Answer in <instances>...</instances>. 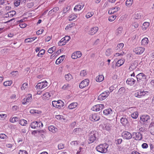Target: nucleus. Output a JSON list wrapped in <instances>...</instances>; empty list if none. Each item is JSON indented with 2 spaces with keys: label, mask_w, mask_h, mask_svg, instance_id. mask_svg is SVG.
Wrapping results in <instances>:
<instances>
[{
  "label": "nucleus",
  "mask_w": 154,
  "mask_h": 154,
  "mask_svg": "<svg viewBox=\"0 0 154 154\" xmlns=\"http://www.w3.org/2000/svg\"><path fill=\"white\" fill-rule=\"evenodd\" d=\"M94 14V13L93 12H88L85 15V17L87 18H89Z\"/></svg>",
  "instance_id": "de8ad7c7"
},
{
  "label": "nucleus",
  "mask_w": 154,
  "mask_h": 154,
  "mask_svg": "<svg viewBox=\"0 0 154 154\" xmlns=\"http://www.w3.org/2000/svg\"><path fill=\"white\" fill-rule=\"evenodd\" d=\"M111 53V49H109L106 50L105 53V54L107 56H109Z\"/></svg>",
  "instance_id": "680f3d73"
},
{
  "label": "nucleus",
  "mask_w": 154,
  "mask_h": 154,
  "mask_svg": "<svg viewBox=\"0 0 154 154\" xmlns=\"http://www.w3.org/2000/svg\"><path fill=\"white\" fill-rule=\"evenodd\" d=\"M64 39L66 43L70 39V37L69 36H67L63 38Z\"/></svg>",
  "instance_id": "774afa93"
},
{
  "label": "nucleus",
  "mask_w": 154,
  "mask_h": 154,
  "mask_svg": "<svg viewBox=\"0 0 154 154\" xmlns=\"http://www.w3.org/2000/svg\"><path fill=\"white\" fill-rule=\"evenodd\" d=\"M103 113L106 116L110 115L112 113V111L110 108L104 110Z\"/></svg>",
  "instance_id": "5701e85b"
},
{
  "label": "nucleus",
  "mask_w": 154,
  "mask_h": 154,
  "mask_svg": "<svg viewBox=\"0 0 154 154\" xmlns=\"http://www.w3.org/2000/svg\"><path fill=\"white\" fill-rule=\"evenodd\" d=\"M87 74V72L85 70H82L81 71L80 73V75L82 77L85 76Z\"/></svg>",
  "instance_id": "5fc2aeb1"
},
{
  "label": "nucleus",
  "mask_w": 154,
  "mask_h": 154,
  "mask_svg": "<svg viewBox=\"0 0 154 154\" xmlns=\"http://www.w3.org/2000/svg\"><path fill=\"white\" fill-rule=\"evenodd\" d=\"M135 82V80L133 78H130L127 79L126 82L127 84L130 85H132L134 84Z\"/></svg>",
  "instance_id": "412c9836"
},
{
  "label": "nucleus",
  "mask_w": 154,
  "mask_h": 154,
  "mask_svg": "<svg viewBox=\"0 0 154 154\" xmlns=\"http://www.w3.org/2000/svg\"><path fill=\"white\" fill-rule=\"evenodd\" d=\"M145 48L142 47H138L135 48L134 51L137 54H142L144 51Z\"/></svg>",
  "instance_id": "2eb2a0df"
},
{
  "label": "nucleus",
  "mask_w": 154,
  "mask_h": 154,
  "mask_svg": "<svg viewBox=\"0 0 154 154\" xmlns=\"http://www.w3.org/2000/svg\"><path fill=\"white\" fill-rule=\"evenodd\" d=\"M121 123L124 125H125L128 123L127 119L125 118L122 117L120 119Z\"/></svg>",
  "instance_id": "2f4dec72"
},
{
  "label": "nucleus",
  "mask_w": 154,
  "mask_h": 154,
  "mask_svg": "<svg viewBox=\"0 0 154 154\" xmlns=\"http://www.w3.org/2000/svg\"><path fill=\"white\" fill-rule=\"evenodd\" d=\"M138 26V24L137 22H134L131 26V27L133 30H134L135 29L137 28Z\"/></svg>",
  "instance_id": "f704fd0d"
},
{
  "label": "nucleus",
  "mask_w": 154,
  "mask_h": 154,
  "mask_svg": "<svg viewBox=\"0 0 154 154\" xmlns=\"http://www.w3.org/2000/svg\"><path fill=\"white\" fill-rule=\"evenodd\" d=\"M125 54V53L123 52H122L121 53H116L115 55L114 56L115 57H118L119 56H122L123 55V54Z\"/></svg>",
  "instance_id": "338daca9"
},
{
  "label": "nucleus",
  "mask_w": 154,
  "mask_h": 154,
  "mask_svg": "<svg viewBox=\"0 0 154 154\" xmlns=\"http://www.w3.org/2000/svg\"><path fill=\"white\" fill-rule=\"evenodd\" d=\"M124 61L122 59L119 60L116 63V66L118 67H119L122 65L124 63Z\"/></svg>",
  "instance_id": "e433bc0d"
},
{
  "label": "nucleus",
  "mask_w": 154,
  "mask_h": 154,
  "mask_svg": "<svg viewBox=\"0 0 154 154\" xmlns=\"http://www.w3.org/2000/svg\"><path fill=\"white\" fill-rule=\"evenodd\" d=\"M59 8L57 7H55L49 11L48 15L49 16H51L55 14L57 11L59 10Z\"/></svg>",
  "instance_id": "6ab92c4d"
},
{
  "label": "nucleus",
  "mask_w": 154,
  "mask_h": 154,
  "mask_svg": "<svg viewBox=\"0 0 154 154\" xmlns=\"http://www.w3.org/2000/svg\"><path fill=\"white\" fill-rule=\"evenodd\" d=\"M97 135V132L96 131H91L88 135V143H91L96 140Z\"/></svg>",
  "instance_id": "f03ea898"
},
{
  "label": "nucleus",
  "mask_w": 154,
  "mask_h": 154,
  "mask_svg": "<svg viewBox=\"0 0 154 154\" xmlns=\"http://www.w3.org/2000/svg\"><path fill=\"white\" fill-rule=\"evenodd\" d=\"M11 74L13 76H15L18 74V72L17 71H13L11 72Z\"/></svg>",
  "instance_id": "052dcab7"
},
{
  "label": "nucleus",
  "mask_w": 154,
  "mask_h": 154,
  "mask_svg": "<svg viewBox=\"0 0 154 154\" xmlns=\"http://www.w3.org/2000/svg\"><path fill=\"white\" fill-rule=\"evenodd\" d=\"M149 23L147 22H145L142 26V29L143 30H145L148 29L149 26Z\"/></svg>",
  "instance_id": "7c9ffc66"
},
{
  "label": "nucleus",
  "mask_w": 154,
  "mask_h": 154,
  "mask_svg": "<svg viewBox=\"0 0 154 154\" xmlns=\"http://www.w3.org/2000/svg\"><path fill=\"white\" fill-rule=\"evenodd\" d=\"M109 145L107 143L101 144L97 146L96 149L97 150L102 153H106L108 151Z\"/></svg>",
  "instance_id": "f257e3e1"
},
{
  "label": "nucleus",
  "mask_w": 154,
  "mask_h": 154,
  "mask_svg": "<svg viewBox=\"0 0 154 154\" xmlns=\"http://www.w3.org/2000/svg\"><path fill=\"white\" fill-rule=\"evenodd\" d=\"M48 83L46 81L41 82L37 84L35 86L36 88L38 89H42L46 87Z\"/></svg>",
  "instance_id": "6e6552de"
},
{
  "label": "nucleus",
  "mask_w": 154,
  "mask_h": 154,
  "mask_svg": "<svg viewBox=\"0 0 154 154\" xmlns=\"http://www.w3.org/2000/svg\"><path fill=\"white\" fill-rule=\"evenodd\" d=\"M137 63H134L131 64L129 68V70L131 71L135 69L137 66Z\"/></svg>",
  "instance_id": "c85d7f7f"
},
{
  "label": "nucleus",
  "mask_w": 154,
  "mask_h": 154,
  "mask_svg": "<svg viewBox=\"0 0 154 154\" xmlns=\"http://www.w3.org/2000/svg\"><path fill=\"white\" fill-rule=\"evenodd\" d=\"M28 152L24 150H20L19 152V154H28Z\"/></svg>",
  "instance_id": "0e129e2a"
},
{
  "label": "nucleus",
  "mask_w": 154,
  "mask_h": 154,
  "mask_svg": "<svg viewBox=\"0 0 154 154\" xmlns=\"http://www.w3.org/2000/svg\"><path fill=\"white\" fill-rule=\"evenodd\" d=\"M83 7V6L80 5H76L74 8V10L75 11H79L82 9Z\"/></svg>",
  "instance_id": "c9c22d12"
},
{
  "label": "nucleus",
  "mask_w": 154,
  "mask_h": 154,
  "mask_svg": "<svg viewBox=\"0 0 154 154\" xmlns=\"http://www.w3.org/2000/svg\"><path fill=\"white\" fill-rule=\"evenodd\" d=\"M73 25V24H71L68 25L65 28V30H69L71 29V28L72 27Z\"/></svg>",
  "instance_id": "e2e57ef3"
},
{
  "label": "nucleus",
  "mask_w": 154,
  "mask_h": 154,
  "mask_svg": "<svg viewBox=\"0 0 154 154\" xmlns=\"http://www.w3.org/2000/svg\"><path fill=\"white\" fill-rule=\"evenodd\" d=\"M37 122H33L31 124L30 126L32 128L35 129L36 127H37Z\"/></svg>",
  "instance_id": "ea45409f"
},
{
  "label": "nucleus",
  "mask_w": 154,
  "mask_h": 154,
  "mask_svg": "<svg viewBox=\"0 0 154 154\" xmlns=\"http://www.w3.org/2000/svg\"><path fill=\"white\" fill-rule=\"evenodd\" d=\"M19 123L22 126H25L27 123V122L24 119H22L20 121Z\"/></svg>",
  "instance_id": "c03bdc74"
},
{
  "label": "nucleus",
  "mask_w": 154,
  "mask_h": 154,
  "mask_svg": "<svg viewBox=\"0 0 154 154\" xmlns=\"http://www.w3.org/2000/svg\"><path fill=\"white\" fill-rule=\"evenodd\" d=\"M90 120L95 122L99 121L100 119V117L99 115L97 113H94L91 115L89 117Z\"/></svg>",
  "instance_id": "1a4fd4ad"
},
{
  "label": "nucleus",
  "mask_w": 154,
  "mask_h": 154,
  "mask_svg": "<svg viewBox=\"0 0 154 154\" xmlns=\"http://www.w3.org/2000/svg\"><path fill=\"white\" fill-rule=\"evenodd\" d=\"M109 94V91H106L100 94L98 96V99L100 100H103L105 99Z\"/></svg>",
  "instance_id": "0eeeda50"
},
{
  "label": "nucleus",
  "mask_w": 154,
  "mask_h": 154,
  "mask_svg": "<svg viewBox=\"0 0 154 154\" xmlns=\"http://www.w3.org/2000/svg\"><path fill=\"white\" fill-rule=\"evenodd\" d=\"M65 78L66 80L69 81L72 79V76L70 73H68L65 75Z\"/></svg>",
  "instance_id": "473e14b6"
},
{
  "label": "nucleus",
  "mask_w": 154,
  "mask_h": 154,
  "mask_svg": "<svg viewBox=\"0 0 154 154\" xmlns=\"http://www.w3.org/2000/svg\"><path fill=\"white\" fill-rule=\"evenodd\" d=\"M138 115V112H135L131 114V117L133 119H136L137 118Z\"/></svg>",
  "instance_id": "603ef678"
},
{
  "label": "nucleus",
  "mask_w": 154,
  "mask_h": 154,
  "mask_svg": "<svg viewBox=\"0 0 154 154\" xmlns=\"http://www.w3.org/2000/svg\"><path fill=\"white\" fill-rule=\"evenodd\" d=\"M21 89L22 91H26L29 90V87L28 83L26 82L24 83L21 87Z\"/></svg>",
  "instance_id": "aec40b11"
},
{
  "label": "nucleus",
  "mask_w": 154,
  "mask_h": 154,
  "mask_svg": "<svg viewBox=\"0 0 154 154\" xmlns=\"http://www.w3.org/2000/svg\"><path fill=\"white\" fill-rule=\"evenodd\" d=\"M66 44V43L64 41V39L63 38H62L58 43L59 46H62Z\"/></svg>",
  "instance_id": "37998d69"
},
{
  "label": "nucleus",
  "mask_w": 154,
  "mask_h": 154,
  "mask_svg": "<svg viewBox=\"0 0 154 154\" xmlns=\"http://www.w3.org/2000/svg\"><path fill=\"white\" fill-rule=\"evenodd\" d=\"M104 79L103 75H100L97 76L96 78V80L98 82H101L103 81Z\"/></svg>",
  "instance_id": "cd10ccee"
},
{
  "label": "nucleus",
  "mask_w": 154,
  "mask_h": 154,
  "mask_svg": "<svg viewBox=\"0 0 154 154\" xmlns=\"http://www.w3.org/2000/svg\"><path fill=\"white\" fill-rule=\"evenodd\" d=\"M16 14V12L14 11H12L8 12L6 15L9 17H12L15 15Z\"/></svg>",
  "instance_id": "a19ab883"
},
{
  "label": "nucleus",
  "mask_w": 154,
  "mask_h": 154,
  "mask_svg": "<svg viewBox=\"0 0 154 154\" xmlns=\"http://www.w3.org/2000/svg\"><path fill=\"white\" fill-rule=\"evenodd\" d=\"M149 41L148 38L145 37L143 38L141 41V45L144 46H146L148 44Z\"/></svg>",
  "instance_id": "a878e982"
},
{
  "label": "nucleus",
  "mask_w": 154,
  "mask_h": 154,
  "mask_svg": "<svg viewBox=\"0 0 154 154\" xmlns=\"http://www.w3.org/2000/svg\"><path fill=\"white\" fill-rule=\"evenodd\" d=\"M78 104L76 102H73L70 104L68 106V108L70 109H72L75 108Z\"/></svg>",
  "instance_id": "bb28decb"
},
{
  "label": "nucleus",
  "mask_w": 154,
  "mask_h": 154,
  "mask_svg": "<svg viewBox=\"0 0 154 154\" xmlns=\"http://www.w3.org/2000/svg\"><path fill=\"white\" fill-rule=\"evenodd\" d=\"M136 78L138 82H140L141 81H144L143 82V85L142 87L144 88L145 86V85L146 83V76L143 73H140L136 75Z\"/></svg>",
  "instance_id": "20e7f679"
},
{
  "label": "nucleus",
  "mask_w": 154,
  "mask_h": 154,
  "mask_svg": "<svg viewBox=\"0 0 154 154\" xmlns=\"http://www.w3.org/2000/svg\"><path fill=\"white\" fill-rule=\"evenodd\" d=\"M132 135L133 138L136 140H140L142 138L141 134L139 132H134Z\"/></svg>",
  "instance_id": "dca6fc26"
},
{
  "label": "nucleus",
  "mask_w": 154,
  "mask_h": 154,
  "mask_svg": "<svg viewBox=\"0 0 154 154\" xmlns=\"http://www.w3.org/2000/svg\"><path fill=\"white\" fill-rule=\"evenodd\" d=\"M52 104L53 107L58 108H60L64 106L63 102L60 100L53 101H52Z\"/></svg>",
  "instance_id": "39448f33"
},
{
  "label": "nucleus",
  "mask_w": 154,
  "mask_h": 154,
  "mask_svg": "<svg viewBox=\"0 0 154 154\" xmlns=\"http://www.w3.org/2000/svg\"><path fill=\"white\" fill-rule=\"evenodd\" d=\"M149 94V93L147 91L140 89L136 91L134 93V95L135 97L140 98L143 96L147 95Z\"/></svg>",
  "instance_id": "7ed1b4c3"
},
{
  "label": "nucleus",
  "mask_w": 154,
  "mask_h": 154,
  "mask_svg": "<svg viewBox=\"0 0 154 154\" xmlns=\"http://www.w3.org/2000/svg\"><path fill=\"white\" fill-rule=\"evenodd\" d=\"M39 112L38 110L34 109H32L30 111V112L31 114H38Z\"/></svg>",
  "instance_id": "4d7b16f0"
},
{
  "label": "nucleus",
  "mask_w": 154,
  "mask_h": 154,
  "mask_svg": "<svg viewBox=\"0 0 154 154\" xmlns=\"http://www.w3.org/2000/svg\"><path fill=\"white\" fill-rule=\"evenodd\" d=\"M104 105L103 104H97L94 106L91 109L94 111H99L104 108Z\"/></svg>",
  "instance_id": "ddd939ff"
},
{
  "label": "nucleus",
  "mask_w": 154,
  "mask_h": 154,
  "mask_svg": "<svg viewBox=\"0 0 154 154\" xmlns=\"http://www.w3.org/2000/svg\"><path fill=\"white\" fill-rule=\"evenodd\" d=\"M82 132V130L81 128H75L73 131V133L76 135H80Z\"/></svg>",
  "instance_id": "4be33fe9"
},
{
  "label": "nucleus",
  "mask_w": 154,
  "mask_h": 154,
  "mask_svg": "<svg viewBox=\"0 0 154 154\" xmlns=\"http://www.w3.org/2000/svg\"><path fill=\"white\" fill-rule=\"evenodd\" d=\"M18 117H14L11 119H10L11 122L12 123H14L18 120Z\"/></svg>",
  "instance_id": "13d9d810"
},
{
  "label": "nucleus",
  "mask_w": 154,
  "mask_h": 154,
  "mask_svg": "<svg viewBox=\"0 0 154 154\" xmlns=\"http://www.w3.org/2000/svg\"><path fill=\"white\" fill-rule=\"evenodd\" d=\"M48 129L50 131L53 133H55L57 130V129L56 127L53 125L49 126Z\"/></svg>",
  "instance_id": "393cba45"
},
{
  "label": "nucleus",
  "mask_w": 154,
  "mask_h": 154,
  "mask_svg": "<svg viewBox=\"0 0 154 154\" xmlns=\"http://www.w3.org/2000/svg\"><path fill=\"white\" fill-rule=\"evenodd\" d=\"M12 83V82L11 81H8L4 82L3 85L5 86H8L11 85Z\"/></svg>",
  "instance_id": "09e8293b"
},
{
  "label": "nucleus",
  "mask_w": 154,
  "mask_h": 154,
  "mask_svg": "<svg viewBox=\"0 0 154 154\" xmlns=\"http://www.w3.org/2000/svg\"><path fill=\"white\" fill-rule=\"evenodd\" d=\"M135 19H139L141 18V16L140 13H136L134 16Z\"/></svg>",
  "instance_id": "8fccbe9b"
},
{
  "label": "nucleus",
  "mask_w": 154,
  "mask_h": 154,
  "mask_svg": "<svg viewBox=\"0 0 154 154\" xmlns=\"http://www.w3.org/2000/svg\"><path fill=\"white\" fill-rule=\"evenodd\" d=\"M0 138L2 139H6L7 138V136L4 134H1Z\"/></svg>",
  "instance_id": "bf43d9fd"
},
{
  "label": "nucleus",
  "mask_w": 154,
  "mask_h": 154,
  "mask_svg": "<svg viewBox=\"0 0 154 154\" xmlns=\"http://www.w3.org/2000/svg\"><path fill=\"white\" fill-rule=\"evenodd\" d=\"M32 100V95L30 94H29L23 99L22 101V103L23 104H26L30 102Z\"/></svg>",
  "instance_id": "9b49d317"
},
{
  "label": "nucleus",
  "mask_w": 154,
  "mask_h": 154,
  "mask_svg": "<svg viewBox=\"0 0 154 154\" xmlns=\"http://www.w3.org/2000/svg\"><path fill=\"white\" fill-rule=\"evenodd\" d=\"M89 80L86 79L82 81L79 84V87L81 88H83L87 86L89 84Z\"/></svg>",
  "instance_id": "4468645a"
},
{
  "label": "nucleus",
  "mask_w": 154,
  "mask_h": 154,
  "mask_svg": "<svg viewBox=\"0 0 154 154\" xmlns=\"http://www.w3.org/2000/svg\"><path fill=\"white\" fill-rule=\"evenodd\" d=\"M116 16L115 15H113L110 16L109 18V20L110 22L113 21L116 18Z\"/></svg>",
  "instance_id": "6e6d98bb"
},
{
  "label": "nucleus",
  "mask_w": 154,
  "mask_h": 154,
  "mask_svg": "<svg viewBox=\"0 0 154 154\" xmlns=\"http://www.w3.org/2000/svg\"><path fill=\"white\" fill-rule=\"evenodd\" d=\"M65 57V55H62L60 56L56 60L55 62L56 64L59 65L64 60Z\"/></svg>",
  "instance_id": "b1692460"
},
{
  "label": "nucleus",
  "mask_w": 154,
  "mask_h": 154,
  "mask_svg": "<svg viewBox=\"0 0 154 154\" xmlns=\"http://www.w3.org/2000/svg\"><path fill=\"white\" fill-rule=\"evenodd\" d=\"M122 135L124 139L128 140L131 139L132 137L131 133L127 131H123L122 133Z\"/></svg>",
  "instance_id": "f8f14e48"
},
{
  "label": "nucleus",
  "mask_w": 154,
  "mask_h": 154,
  "mask_svg": "<svg viewBox=\"0 0 154 154\" xmlns=\"http://www.w3.org/2000/svg\"><path fill=\"white\" fill-rule=\"evenodd\" d=\"M51 96V95L49 92H46L42 95V98L43 99L48 100Z\"/></svg>",
  "instance_id": "c756f323"
},
{
  "label": "nucleus",
  "mask_w": 154,
  "mask_h": 154,
  "mask_svg": "<svg viewBox=\"0 0 154 154\" xmlns=\"http://www.w3.org/2000/svg\"><path fill=\"white\" fill-rule=\"evenodd\" d=\"M99 30L97 26H93L91 27L88 30V33L90 35H93L95 34Z\"/></svg>",
  "instance_id": "9d476101"
},
{
  "label": "nucleus",
  "mask_w": 154,
  "mask_h": 154,
  "mask_svg": "<svg viewBox=\"0 0 154 154\" xmlns=\"http://www.w3.org/2000/svg\"><path fill=\"white\" fill-rule=\"evenodd\" d=\"M120 9V8L117 6L111 8L108 11V13L109 14H113L119 11Z\"/></svg>",
  "instance_id": "a211bd4d"
},
{
  "label": "nucleus",
  "mask_w": 154,
  "mask_h": 154,
  "mask_svg": "<svg viewBox=\"0 0 154 154\" xmlns=\"http://www.w3.org/2000/svg\"><path fill=\"white\" fill-rule=\"evenodd\" d=\"M125 88L124 87H122L119 89L118 93L119 94H123L125 92Z\"/></svg>",
  "instance_id": "864d4df0"
},
{
  "label": "nucleus",
  "mask_w": 154,
  "mask_h": 154,
  "mask_svg": "<svg viewBox=\"0 0 154 154\" xmlns=\"http://www.w3.org/2000/svg\"><path fill=\"white\" fill-rule=\"evenodd\" d=\"M124 45L122 43H119L118 44L116 47V50L119 51L121 50L124 46Z\"/></svg>",
  "instance_id": "79ce46f5"
},
{
  "label": "nucleus",
  "mask_w": 154,
  "mask_h": 154,
  "mask_svg": "<svg viewBox=\"0 0 154 154\" xmlns=\"http://www.w3.org/2000/svg\"><path fill=\"white\" fill-rule=\"evenodd\" d=\"M37 38L36 37L29 38H26L25 40V42L26 43L32 42Z\"/></svg>",
  "instance_id": "72a5a7b5"
},
{
  "label": "nucleus",
  "mask_w": 154,
  "mask_h": 154,
  "mask_svg": "<svg viewBox=\"0 0 154 154\" xmlns=\"http://www.w3.org/2000/svg\"><path fill=\"white\" fill-rule=\"evenodd\" d=\"M56 47L53 46L51 48H50L48 50V53L51 54L55 50Z\"/></svg>",
  "instance_id": "3c124183"
},
{
  "label": "nucleus",
  "mask_w": 154,
  "mask_h": 154,
  "mask_svg": "<svg viewBox=\"0 0 154 154\" xmlns=\"http://www.w3.org/2000/svg\"><path fill=\"white\" fill-rule=\"evenodd\" d=\"M150 120V117L148 115H143L140 117V122L143 124L147 123Z\"/></svg>",
  "instance_id": "423d86ee"
},
{
  "label": "nucleus",
  "mask_w": 154,
  "mask_h": 154,
  "mask_svg": "<svg viewBox=\"0 0 154 154\" xmlns=\"http://www.w3.org/2000/svg\"><path fill=\"white\" fill-rule=\"evenodd\" d=\"M45 53V50L44 49L41 50L38 53L37 56L38 57H42V55L44 54Z\"/></svg>",
  "instance_id": "49530a36"
},
{
  "label": "nucleus",
  "mask_w": 154,
  "mask_h": 154,
  "mask_svg": "<svg viewBox=\"0 0 154 154\" xmlns=\"http://www.w3.org/2000/svg\"><path fill=\"white\" fill-rule=\"evenodd\" d=\"M71 87L70 85L68 83H66L62 87V89L63 90H66L69 89Z\"/></svg>",
  "instance_id": "a18cd8bd"
},
{
  "label": "nucleus",
  "mask_w": 154,
  "mask_h": 154,
  "mask_svg": "<svg viewBox=\"0 0 154 154\" xmlns=\"http://www.w3.org/2000/svg\"><path fill=\"white\" fill-rule=\"evenodd\" d=\"M133 2V0H127L125 5L128 7H130L131 6Z\"/></svg>",
  "instance_id": "58836bf2"
},
{
  "label": "nucleus",
  "mask_w": 154,
  "mask_h": 154,
  "mask_svg": "<svg viewBox=\"0 0 154 154\" xmlns=\"http://www.w3.org/2000/svg\"><path fill=\"white\" fill-rule=\"evenodd\" d=\"M82 55V53L79 51H77L73 53L72 54L71 57L72 59H76L81 57Z\"/></svg>",
  "instance_id": "f3484780"
},
{
  "label": "nucleus",
  "mask_w": 154,
  "mask_h": 154,
  "mask_svg": "<svg viewBox=\"0 0 154 154\" xmlns=\"http://www.w3.org/2000/svg\"><path fill=\"white\" fill-rule=\"evenodd\" d=\"M58 148L59 149H61L64 148V145L62 143H60L58 146Z\"/></svg>",
  "instance_id": "69168bd1"
},
{
  "label": "nucleus",
  "mask_w": 154,
  "mask_h": 154,
  "mask_svg": "<svg viewBox=\"0 0 154 154\" xmlns=\"http://www.w3.org/2000/svg\"><path fill=\"white\" fill-rule=\"evenodd\" d=\"M77 16L75 14H72L70 15L69 16V21H72L76 18Z\"/></svg>",
  "instance_id": "4c0bfd02"
}]
</instances>
